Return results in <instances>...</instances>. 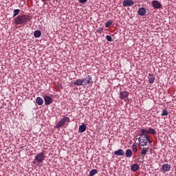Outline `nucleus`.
<instances>
[{
	"instance_id": "nucleus-1",
	"label": "nucleus",
	"mask_w": 176,
	"mask_h": 176,
	"mask_svg": "<svg viewBox=\"0 0 176 176\" xmlns=\"http://www.w3.org/2000/svg\"><path fill=\"white\" fill-rule=\"evenodd\" d=\"M141 131L142 134L140 135V138H138L139 145H140V146H146L148 142L152 144V140L149 135L145 134V129H141Z\"/></svg>"
},
{
	"instance_id": "nucleus-2",
	"label": "nucleus",
	"mask_w": 176,
	"mask_h": 176,
	"mask_svg": "<svg viewBox=\"0 0 176 176\" xmlns=\"http://www.w3.org/2000/svg\"><path fill=\"white\" fill-rule=\"evenodd\" d=\"M31 20V16L27 14L19 15L14 19V23L16 25L27 24Z\"/></svg>"
},
{
	"instance_id": "nucleus-3",
	"label": "nucleus",
	"mask_w": 176,
	"mask_h": 176,
	"mask_svg": "<svg viewBox=\"0 0 176 176\" xmlns=\"http://www.w3.org/2000/svg\"><path fill=\"white\" fill-rule=\"evenodd\" d=\"M45 159H46V155H45V153L41 152L35 156L34 162H37V163H43Z\"/></svg>"
},
{
	"instance_id": "nucleus-4",
	"label": "nucleus",
	"mask_w": 176,
	"mask_h": 176,
	"mask_svg": "<svg viewBox=\"0 0 176 176\" xmlns=\"http://www.w3.org/2000/svg\"><path fill=\"white\" fill-rule=\"evenodd\" d=\"M65 123H69V118L63 117V118L60 119V120L56 124V129H60V127H63Z\"/></svg>"
},
{
	"instance_id": "nucleus-5",
	"label": "nucleus",
	"mask_w": 176,
	"mask_h": 176,
	"mask_svg": "<svg viewBox=\"0 0 176 176\" xmlns=\"http://www.w3.org/2000/svg\"><path fill=\"white\" fill-rule=\"evenodd\" d=\"M43 98L44 100L45 105H50L52 102H53V99L50 96L44 95Z\"/></svg>"
},
{
	"instance_id": "nucleus-6",
	"label": "nucleus",
	"mask_w": 176,
	"mask_h": 176,
	"mask_svg": "<svg viewBox=\"0 0 176 176\" xmlns=\"http://www.w3.org/2000/svg\"><path fill=\"white\" fill-rule=\"evenodd\" d=\"M83 80L84 83H87V85H89V86L93 85V78L90 75H88Z\"/></svg>"
},
{
	"instance_id": "nucleus-7",
	"label": "nucleus",
	"mask_w": 176,
	"mask_h": 176,
	"mask_svg": "<svg viewBox=\"0 0 176 176\" xmlns=\"http://www.w3.org/2000/svg\"><path fill=\"white\" fill-rule=\"evenodd\" d=\"M151 5L154 9H160V8H162V3L159 1H153Z\"/></svg>"
},
{
	"instance_id": "nucleus-8",
	"label": "nucleus",
	"mask_w": 176,
	"mask_h": 176,
	"mask_svg": "<svg viewBox=\"0 0 176 176\" xmlns=\"http://www.w3.org/2000/svg\"><path fill=\"white\" fill-rule=\"evenodd\" d=\"M129 97V91H122L120 93V98L121 100H125V98H127Z\"/></svg>"
},
{
	"instance_id": "nucleus-9",
	"label": "nucleus",
	"mask_w": 176,
	"mask_h": 176,
	"mask_svg": "<svg viewBox=\"0 0 176 176\" xmlns=\"http://www.w3.org/2000/svg\"><path fill=\"white\" fill-rule=\"evenodd\" d=\"M122 5L125 8H127V6H133V5H134V1L133 0H124Z\"/></svg>"
},
{
	"instance_id": "nucleus-10",
	"label": "nucleus",
	"mask_w": 176,
	"mask_h": 176,
	"mask_svg": "<svg viewBox=\"0 0 176 176\" xmlns=\"http://www.w3.org/2000/svg\"><path fill=\"white\" fill-rule=\"evenodd\" d=\"M138 13L139 16H145V14H146V10L145 8H140L138 11Z\"/></svg>"
},
{
	"instance_id": "nucleus-11",
	"label": "nucleus",
	"mask_w": 176,
	"mask_h": 176,
	"mask_svg": "<svg viewBox=\"0 0 176 176\" xmlns=\"http://www.w3.org/2000/svg\"><path fill=\"white\" fill-rule=\"evenodd\" d=\"M114 155L116 156H124V151H123V149L120 148V149L114 151Z\"/></svg>"
},
{
	"instance_id": "nucleus-12",
	"label": "nucleus",
	"mask_w": 176,
	"mask_h": 176,
	"mask_svg": "<svg viewBox=\"0 0 176 176\" xmlns=\"http://www.w3.org/2000/svg\"><path fill=\"white\" fill-rule=\"evenodd\" d=\"M149 148H146V147H144L140 152V155L142 157V159H144L145 157V155H146V153H148Z\"/></svg>"
},
{
	"instance_id": "nucleus-13",
	"label": "nucleus",
	"mask_w": 176,
	"mask_h": 176,
	"mask_svg": "<svg viewBox=\"0 0 176 176\" xmlns=\"http://www.w3.org/2000/svg\"><path fill=\"white\" fill-rule=\"evenodd\" d=\"M144 134H152L153 135L156 134V131L153 128H149L148 130L144 129Z\"/></svg>"
},
{
	"instance_id": "nucleus-14",
	"label": "nucleus",
	"mask_w": 176,
	"mask_h": 176,
	"mask_svg": "<svg viewBox=\"0 0 176 176\" xmlns=\"http://www.w3.org/2000/svg\"><path fill=\"white\" fill-rule=\"evenodd\" d=\"M87 126L85 123H82L79 126L78 133H85L86 131Z\"/></svg>"
},
{
	"instance_id": "nucleus-15",
	"label": "nucleus",
	"mask_w": 176,
	"mask_h": 176,
	"mask_svg": "<svg viewBox=\"0 0 176 176\" xmlns=\"http://www.w3.org/2000/svg\"><path fill=\"white\" fill-rule=\"evenodd\" d=\"M84 80L83 79H78L74 82V85L75 86H82L83 85Z\"/></svg>"
},
{
	"instance_id": "nucleus-16",
	"label": "nucleus",
	"mask_w": 176,
	"mask_h": 176,
	"mask_svg": "<svg viewBox=\"0 0 176 176\" xmlns=\"http://www.w3.org/2000/svg\"><path fill=\"white\" fill-rule=\"evenodd\" d=\"M170 168H171V165L168 164H165L162 165L163 171H170Z\"/></svg>"
},
{
	"instance_id": "nucleus-17",
	"label": "nucleus",
	"mask_w": 176,
	"mask_h": 176,
	"mask_svg": "<svg viewBox=\"0 0 176 176\" xmlns=\"http://www.w3.org/2000/svg\"><path fill=\"white\" fill-rule=\"evenodd\" d=\"M138 168H140V166L138 164H134L131 166V170L135 173V171H138Z\"/></svg>"
},
{
	"instance_id": "nucleus-18",
	"label": "nucleus",
	"mask_w": 176,
	"mask_h": 176,
	"mask_svg": "<svg viewBox=\"0 0 176 176\" xmlns=\"http://www.w3.org/2000/svg\"><path fill=\"white\" fill-rule=\"evenodd\" d=\"M148 76H150L148 78V82L149 83H153L155 82V76H153V74H149Z\"/></svg>"
},
{
	"instance_id": "nucleus-19",
	"label": "nucleus",
	"mask_w": 176,
	"mask_h": 176,
	"mask_svg": "<svg viewBox=\"0 0 176 176\" xmlns=\"http://www.w3.org/2000/svg\"><path fill=\"white\" fill-rule=\"evenodd\" d=\"M125 156H126V157H131V156H133V151H131V149H127L126 151Z\"/></svg>"
},
{
	"instance_id": "nucleus-20",
	"label": "nucleus",
	"mask_w": 176,
	"mask_h": 176,
	"mask_svg": "<svg viewBox=\"0 0 176 176\" xmlns=\"http://www.w3.org/2000/svg\"><path fill=\"white\" fill-rule=\"evenodd\" d=\"M36 102L38 105H42L43 104V99L41 97H37L36 99Z\"/></svg>"
},
{
	"instance_id": "nucleus-21",
	"label": "nucleus",
	"mask_w": 176,
	"mask_h": 176,
	"mask_svg": "<svg viewBox=\"0 0 176 176\" xmlns=\"http://www.w3.org/2000/svg\"><path fill=\"white\" fill-rule=\"evenodd\" d=\"M42 35V33L41 32V30H36L34 32V38H39Z\"/></svg>"
},
{
	"instance_id": "nucleus-22",
	"label": "nucleus",
	"mask_w": 176,
	"mask_h": 176,
	"mask_svg": "<svg viewBox=\"0 0 176 176\" xmlns=\"http://www.w3.org/2000/svg\"><path fill=\"white\" fill-rule=\"evenodd\" d=\"M98 173V170L97 169H92L89 174V176H94L96 175Z\"/></svg>"
},
{
	"instance_id": "nucleus-23",
	"label": "nucleus",
	"mask_w": 176,
	"mask_h": 176,
	"mask_svg": "<svg viewBox=\"0 0 176 176\" xmlns=\"http://www.w3.org/2000/svg\"><path fill=\"white\" fill-rule=\"evenodd\" d=\"M167 115H168V111H167V109H163L162 113H161V116H167Z\"/></svg>"
},
{
	"instance_id": "nucleus-24",
	"label": "nucleus",
	"mask_w": 176,
	"mask_h": 176,
	"mask_svg": "<svg viewBox=\"0 0 176 176\" xmlns=\"http://www.w3.org/2000/svg\"><path fill=\"white\" fill-rule=\"evenodd\" d=\"M137 148H138L137 144H133L132 151L134 153H137V151H138V149Z\"/></svg>"
},
{
	"instance_id": "nucleus-25",
	"label": "nucleus",
	"mask_w": 176,
	"mask_h": 176,
	"mask_svg": "<svg viewBox=\"0 0 176 176\" xmlns=\"http://www.w3.org/2000/svg\"><path fill=\"white\" fill-rule=\"evenodd\" d=\"M19 13H20V10H19V9L14 10L13 17H16V16H17V14H19Z\"/></svg>"
},
{
	"instance_id": "nucleus-26",
	"label": "nucleus",
	"mask_w": 176,
	"mask_h": 176,
	"mask_svg": "<svg viewBox=\"0 0 176 176\" xmlns=\"http://www.w3.org/2000/svg\"><path fill=\"white\" fill-rule=\"evenodd\" d=\"M111 25H112V20H109L105 23L106 28H109Z\"/></svg>"
},
{
	"instance_id": "nucleus-27",
	"label": "nucleus",
	"mask_w": 176,
	"mask_h": 176,
	"mask_svg": "<svg viewBox=\"0 0 176 176\" xmlns=\"http://www.w3.org/2000/svg\"><path fill=\"white\" fill-rule=\"evenodd\" d=\"M106 39L108 41V42H112V37L109 35L106 36Z\"/></svg>"
},
{
	"instance_id": "nucleus-28",
	"label": "nucleus",
	"mask_w": 176,
	"mask_h": 176,
	"mask_svg": "<svg viewBox=\"0 0 176 176\" xmlns=\"http://www.w3.org/2000/svg\"><path fill=\"white\" fill-rule=\"evenodd\" d=\"M103 30H104V28L100 27L96 30V32H99V34H100V32H102Z\"/></svg>"
},
{
	"instance_id": "nucleus-29",
	"label": "nucleus",
	"mask_w": 176,
	"mask_h": 176,
	"mask_svg": "<svg viewBox=\"0 0 176 176\" xmlns=\"http://www.w3.org/2000/svg\"><path fill=\"white\" fill-rule=\"evenodd\" d=\"M78 1L80 2V3H86V2H87V0H78Z\"/></svg>"
},
{
	"instance_id": "nucleus-30",
	"label": "nucleus",
	"mask_w": 176,
	"mask_h": 176,
	"mask_svg": "<svg viewBox=\"0 0 176 176\" xmlns=\"http://www.w3.org/2000/svg\"><path fill=\"white\" fill-rule=\"evenodd\" d=\"M42 1V2H43L44 3L46 2V1H47V0H41Z\"/></svg>"
},
{
	"instance_id": "nucleus-31",
	"label": "nucleus",
	"mask_w": 176,
	"mask_h": 176,
	"mask_svg": "<svg viewBox=\"0 0 176 176\" xmlns=\"http://www.w3.org/2000/svg\"><path fill=\"white\" fill-rule=\"evenodd\" d=\"M56 2H58L59 0H54Z\"/></svg>"
}]
</instances>
